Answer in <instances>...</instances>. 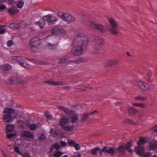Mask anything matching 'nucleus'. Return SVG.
Masks as SVG:
<instances>
[{"label": "nucleus", "mask_w": 157, "mask_h": 157, "mask_svg": "<svg viewBox=\"0 0 157 157\" xmlns=\"http://www.w3.org/2000/svg\"><path fill=\"white\" fill-rule=\"evenodd\" d=\"M118 63L117 60H110L106 62V67L116 65Z\"/></svg>", "instance_id": "obj_20"}, {"label": "nucleus", "mask_w": 157, "mask_h": 157, "mask_svg": "<svg viewBox=\"0 0 157 157\" xmlns=\"http://www.w3.org/2000/svg\"><path fill=\"white\" fill-rule=\"evenodd\" d=\"M22 157H31L29 154L28 153H25L21 155Z\"/></svg>", "instance_id": "obj_52"}, {"label": "nucleus", "mask_w": 157, "mask_h": 157, "mask_svg": "<svg viewBox=\"0 0 157 157\" xmlns=\"http://www.w3.org/2000/svg\"><path fill=\"white\" fill-rule=\"evenodd\" d=\"M64 153L60 151H56L52 155H49V157H60L63 155Z\"/></svg>", "instance_id": "obj_21"}, {"label": "nucleus", "mask_w": 157, "mask_h": 157, "mask_svg": "<svg viewBox=\"0 0 157 157\" xmlns=\"http://www.w3.org/2000/svg\"><path fill=\"white\" fill-rule=\"evenodd\" d=\"M44 82L49 84L50 85L54 86H61L63 85L64 83L61 81L54 82L53 81L50 80H47Z\"/></svg>", "instance_id": "obj_14"}, {"label": "nucleus", "mask_w": 157, "mask_h": 157, "mask_svg": "<svg viewBox=\"0 0 157 157\" xmlns=\"http://www.w3.org/2000/svg\"><path fill=\"white\" fill-rule=\"evenodd\" d=\"M77 61H78V60H77V59H75V60L74 61H69V62H68L69 63V64H71V63H74L75 62H76ZM78 61H81V59H79V60H78Z\"/></svg>", "instance_id": "obj_55"}, {"label": "nucleus", "mask_w": 157, "mask_h": 157, "mask_svg": "<svg viewBox=\"0 0 157 157\" xmlns=\"http://www.w3.org/2000/svg\"><path fill=\"white\" fill-rule=\"evenodd\" d=\"M9 27L11 29H20V26L17 23H12L10 25Z\"/></svg>", "instance_id": "obj_23"}, {"label": "nucleus", "mask_w": 157, "mask_h": 157, "mask_svg": "<svg viewBox=\"0 0 157 157\" xmlns=\"http://www.w3.org/2000/svg\"><path fill=\"white\" fill-rule=\"evenodd\" d=\"M46 136L44 134H42L41 135L40 137H39V139L40 140H44L46 138Z\"/></svg>", "instance_id": "obj_49"}, {"label": "nucleus", "mask_w": 157, "mask_h": 157, "mask_svg": "<svg viewBox=\"0 0 157 157\" xmlns=\"http://www.w3.org/2000/svg\"><path fill=\"white\" fill-rule=\"evenodd\" d=\"M24 4V2L20 1L18 2L17 6L18 8H21L23 7Z\"/></svg>", "instance_id": "obj_45"}, {"label": "nucleus", "mask_w": 157, "mask_h": 157, "mask_svg": "<svg viewBox=\"0 0 157 157\" xmlns=\"http://www.w3.org/2000/svg\"><path fill=\"white\" fill-rule=\"evenodd\" d=\"M76 108L77 109H79L81 108L82 106L80 105H77L75 106Z\"/></svg>", "instance_id": "obj_59"}, {"label": "nucleus", "mask_w": 157, "mask_h": 157, "mask_svg": "<svg viewBox=\"0 0 157 157\" xmlns=\"http://www.w3.org/2000/svg\"><path fill=\"white\" fill-rule=\"evenodd\" d=\"M30 47L32 51L33 52H35L38 50V46H30Z\"/></svg>", "instance_id": "obj_42"}, {"label": "nucleus", "mask_w": 157, "mask_h": 157, "mask_svg": "<svg viewBox=\"0 0 157 157\" xmlns=\"http://www.w3.org/2000/svg\"><path fill=\"white\" fill-rule=\"evenodd\" d=\"M147 99V98L145 97L137 96L135 98V99L136 101H145Z\"/></svg>", "instance_id": "obj_33"}, {"label": "nucleus", "mask_w": 157, "mask_h": 157, "mask_svg": "<svg viewBox=\"0 0 157 157\" xmlns=\"http://www.w3.org/2000/svg\"><path fill=\"white\" fill-rule=\"evenodd\" d=\"M12 66L9 64H7L4 66H1L0 67V69H3L4 71H8L11 70Z\"/></svg>", "instance_id": "obj_25"}, {"label": "nucleus", "mask_w": 157, "mask_h": 157, "mask_svg": "<svg viewBox=\"0 0 157 157\" xmlns=\"http://www.w3.org/2000/svg\"><path fill=\"white\" fill-rule=\"evenodd\" d=\"M38 63L39 64L41 65L45 64V62H44L40 60H39L38 61Z\"/></svg>", "instance_id": "obj_54"}, {"label": "nucleus", "mask_w": 157, "mask_h": 157, "mask_svg": "<svg viewBox=\"0 0 157 157\" xmlns=\"http://www.w3.org/2000/svg\"><path fill=\"white\" fill-rule=\"evenodd\" d=\"M143 157H151V154L150 152H147L144 153Z\"/></svg>", "instance_id": "obj_41"}, {"label": "nucleus", "mask_w": 157, "mask_h": 157, "mask_svg": "<svg viewBox=\"0 0 157 157\" xmlns=\"http://www.w3.org/2000/svg\"><path fill=\"white\" fill-rule=\"evenodd\" d=\"M150 150H154L157 148V143L156 142H150L149 144Z\"/></svg>", "instance_id": "obj_22"}, {"label": "nucleus", "mask_w": 157, "mask_h": 157, "mask_svg": "<svg viewBox=\"0 0 157 157\" xmlns=\"http://www.w3.org/2000/svg\"><path fill=\"white\" fill-rule=\"evenodd\" d=\"M136 153L140 156H142L144 153V148L143 146H137L135 148Z\"/></svg>", "instance_id": "obj_13"}, {"label": "nucleus", "mask_w": 157, "mask_h": 157, "mask_svg": "<svg viewBox=\"0 0 157 157\" xmlns=\"http://www.w3.org/2000/svg\"><path fill=\"white\" fill-rule=\"evenodd\" d=\"M13 126L11 125H8L6 126V131L7 132H12L13 130Z\"/></svg>", "instance_id": "obj_30"}, {"label": "nucleus", "mask_w": 157, "mask_h": 157, "mask_svg": "<svg viewBox=\"0 0 157 157\" xmlns=\"http://www.w3.org/2000/svg\"><path fill=\"white\" fill-rule=\"evenodd\" d=\"M61 146L62 147H64L67 146V144L66 142L63 141H61L60 142Z\"/></svg>", "instance_id": "obj_51"}, {"label": "nucleus", "mask_w": 157, "mask_h": 157, "mask_svg": "<svg viewBox=\"0 0 157 157\" xmlns=\"http://www.w3.org/2000/svg\"><path fill=\"white\" fill-rule=\"evenodd\" d=\"M114 151L113 148H109L107 151H106V152L108 153L109 154H111L112 155H114Z\"/></svg>", "instance_id": "obj_36"}, {"label": "nucleus", "mask_w": 157, "mask_h": 157, "mask_svg": "<svg viewBox=\"0 0 157 157\" xmlns=\"http://www.w3.org/2000/svg\"><path fill=\"white\" fill-rule=\"evenodd\" d=\"M11 59L12 60H16L21 66L25 68H30L31 67V65L25 61L24 57L13 56L11 57Z\"/></svg>", "instance_id": "obj_6"}, {"label": "nucleus", "mask_w": 157, "mask_h": 157, "mask_svg": "<svg viewBox=\"0 0 157 157\" xmlns=\"http://www.w3.org/2000/svg\"><path fill=\"white\" fill-rule=\"evenodd\" d=\"M68 123V119L66 118H62L60 121V123L61 126L62 127L66 125Z\"/></svg>", "instance_id": "obj_24"}, {"label": "nucleus", "mask_w": 157, "mask_h": 157, "mask_svg": "<svg viewBox=\"0 0 157 157\" xmlns=\"http://www.w3.org/2000/svg\"><path fill=\"white\" fill-rule=\"evenodd\" d=\"M9 80L11 84H13L18 83L22 84L25 83V81L20 78L16 77H11L9 78Z\"/></svg>", "instance_id": "obj_11"}, {"label": "nucleus", "mask_w": 157, "mask_h": 157, "mask_svg": "<svg viewBox=\"0 0 157 157\" xmlns=\"http://www.w3.org/2000/svg\"><path fill=\"white\" fill-rule=\"evenodd\" d=\"M64 31H65L63 29H61L60 30V32L61 33H63Z\"/></svg>", "instance_id": "obj_63"}, {"label": "nucleus", "mask_w": 157, "mask_h": 157, "mask_svg": "<svg viewBox=\"0 0 157 157\" xmlns=\"http://www.w3.org/2000/svg\"><path fill=\"white\" fill-rule=\"evenodd\" d=\"M143 76L145 79L150 82L152 81L150 71L145 70L143 73Z\"/></svg>", "instance_id": "obj_15"}, {"label": "nucleus", "mask_w": 157, "mask_h": 157, "mask_svg": "<svg viewBox=\"0 0 157 157\" xmlns=\"http://www.w3.org/2000/svg\"><path fill=\"white\" fill-rule=\"evenodd\" d=\"M104 39L100 36H97L95 38L94 46V52L95 53H102L104 52L103 48L104 44Z\"/></svg>", "instance_id": "obj_2"}, {"label": "nucleus", "mask_w": 157, "mask_h": 157, "mask_svg": "<svg viewBox=\"0 0 157 157\" xmlns=\"http://www.w3.org/2000/svg\"><path fill=\"white\" fill-rule=\"evenodd\" d=\"M6 6L4 5H0V10L5 9L6 8Z\"/></svg>", "instance_id": "obj_53"}, {"label": "nucleus", "mask_w": 157, "mask_h": 157, "mask_svg": "<svg viewBox=\"0 0 157 157\" xmlns=\"http://www.w3.org/2000/svg\"><path fill=\"white\" fill-rule=\"evenodd\" d=\"M59 16L55 14L49 15L45 16V18L46 22L50 24H54L55 22L57 21L59 19Z\"/></svg>", "instance_id": "obj_8"}, {"label": "nucleus", "mask_w": 157, "mask_h": 157, "mask_svg": "<svg viewBox=\"0 0 157 157\" xmlns=\"http://www.w3.org/2000/svg\"><path fill=\"white\" fill-rule=\"evenodd\" d=\"M99 150V147H97L91 150V154L93 155H95L97 154V152Z\"/></svg>", "instance_id": "obj_29"}, {"label": "nucleus", "mask_w": 157, "mask_h": 157, "mask_svg": "<svg viewBox=\"0 0 157 157\" xmlns=\"http://www.w3.org/2000/svg\"><path fill=\"white\" fill-rule=\"evenodd\" d=\"M130 121H131L130 120L127 119L125 121V123H130Z\"/></svg>", "instance_id": "obj_61"}, {"label": "nucleus", "mask_w": 157, "mask_h": 157, "mask_svg": "<svg viewBox=\"0 0 157 157\" xmlns=\"http://www.w3.org/2000/svg\"><path fill=\"white\" fill-rule=\"evenodd\" d=\"M40 44V41L37 36L33 37L30 41V46H38Z\"/></svg>", "instance_id": "obj_12"}, {"label": "nucleus", "mask_w": 157, "mask_h": 157, "mask_svg": "<svg viewBox=\"0 0 157 157\" xmlns=\"http://www.w3.org/2000/svg\"><path fill=\"white\" fill-rule=\"evenodd\" d=\"M83 23L89 26V27L94 30H97L102 33H105L106 29L102 25L98 24H95L91 21H86V22L82 21Z\"/></svg>", "instance_id": "obj_3"}, {"label": "nucleus", "mask_w": 157, "mask_h": 157, "mask_svg": "<svg viewBox=\"0 0 157 157\" xmlns=\"http://www.w3.org/2000/svg\"><path fill=\"white\" fill-rule=\"evenodd\" d=\"M136 84L143 90L146 91L150 89L149 85L142 81H137L136 82Z\"/></svg>", "instance_id": "obj_10"}, {"label": "nucleus", "mask_w": 157, "mask_h": 157, "mask_svg": "<svg viewBox=\"0 0 157 157\" xmlns=\"http://www.w3.org/2000/svg\"><path fill=\"white\" fill-rule=\"evenodd\" d=\"M8 12L9 14L11 15L17 13L19 11L16 6H12L10 8H7Z\"/></svg>", "instance_id": "obj_16"}, {"label": "nucleus", "mask_w": 157, "mask_h": 157, "mask_svg": "<svg viewBox=\"0 0 157 157\" xmlns=\"http://www.w3.org/2000/svg\"><path fill=\"white\" fill-rule=\"evenodd\" d=\"M64 89L65 90H69L70 88L69 86H65L64 87Z\"/></svg>", "instance_id": "obj_60"}, {"label": "nucleus", "mask_w": 157, "mask_h": 157, "mask_svg": "<svg viewBox=\"0 0 157 157\" xmlns=\"http://www.w3.org/2000/svg\"><path fill=\"white\" fill-rule=\"evenodd\" d=\"M153 129L154 131L157 133V124L155 125V127Z\"/></svg>", "instance_id": "obj_58"}, {"label": "nucleus", "mask_w": 157, "mask_h": 157, "mask_svg": "<svg viewBox=\"0 0 157 157\" xmlns=\"http://www.w3.org/2000/svg\"><path fill=\"white\" fill-rule=\"evenodd\" d=\"M54 148V147H53V146L52 144V145L51 147L49 148L50 149V153H52L53 152V149Z\"/></svg>", "instance_id": "obj_56"}, {"label": "nucleus", "mask_w": 157, "mask_h": 157, "mask_svg": "<svg viewBox=\"0 0 157 157\" xmlns=\"http://www.w3.org/2000/svg\"><path fill=\"white\" fill-rule=\"evenodd\" d=\"M58 43H56V44H51V43H48V45L49 48L50 49L53 50L55 49L56 48V45L58 44Z\"/></svg>", "instance_id": "obj_31"}, {"label": "nucleus", "mask_w": 157, "mask_h": 157, "mask_svg": "<svg viewBox=\"0 0 157 157\" xmlns=\"http://www.w3.org/2000/svg\"><path fill=\"white\" fill-rule=\"evenodd\" d=\"M13 44V42L12 40L8 41L7 43V46L9 47L11 46Z\"/></svg>", "instance_id": "obj_47"}, {"label": "nucleus", "mask_w": 157, "mask_h": 157, "mask_svg": "<svg viewBox=\"0 0 157 157\" xmlns=\"http://www.w3.org/2000/svg\"><path fill=\"white\" fill-rule=\"evenodd\" d=\"M57 14L60 18L67 22L72 23L75 21L74 17L68 13H63L61 11H59Z\"/></svg>", "instance_id": "obj_5"}, {"label": "nucleus", "mask_w": 157, "mask_h": 157, "mask_svg": "<svg viewBox=\"0 0 157 157\" xmlns=\"http://www.w3.org/2000/svg\"><path fill=\"white\" fill-rule=\"evenodd\" d=\"M146 142L145 138L143 137H140L139 140L137 141V144L139 145H143Z\"/></svg>", "instance_id": "obj_26"}, {"label": "nucleus", "mask_w": 157, "mask_h": 157, "mask_svg": "<svg viewBox=\"0 0 157 157\" xmlns=\"http://www.w3.org/2000/svg\"><path fill=\"white\" fill-rule=\"evenodd\" d=\"M45 116L49 120H50L52 118V116L50 115L48 112H46L45 113Z\"/></svg>", "instance_id": "obj_46"}, {"label": "nucleus", "mask_w": 157, "mask_h": 157, "mask_svg": "<svg viewBox=\"0 0 157 157\" xmlns=\"http://www.w3.org/2000/svg\"><path fill=\"white\" fill-rule=\"evenodd\" d=\"M68 144L71 146L74 147L75 150H78L80 149L81 147L79 144L76 143L73 140H71L68 142Z\"/></svg>", "instance_id": "obj_17"}, {"label": "nucleus", "mask_w": 157, "mask_h": 157, "mask_svg": "<svg viewBox=\"0 0 157 157\" xmlns=\"http://www.w3.org/2000/svg\"><path fill=\"white\" fill-rule=\"evenodd\" d=\"M99 151V152L101 153H102L103 152H105V151H104L103 149H99V150L98 151Z\"/></svg>", "instance_id": "obj_62"}, {"label": "nucleus", "mask_w": 157, "mask_h": 157, "mask_svg": "<svg viewBox=\"0 0 157 157\" xmlns=\"http://www.w3.org/2000/svg\"><path fill=\"white\" fill-rule=\"evenodd\" d=\"M45 21H46V20L44 16L43 19H41L39 21L35 22V24L36 25H38L42 29L45 25Z\"/></svg>", "instance_id": "obj_18"}, {"label": "nucleus", "mask_w": 157, "mask_h": 157, "mask_svg": "<svg viewBox=\"0 0 157 157\" xmlns=\"http://www.w3.org/2000/svg\"><path fill=\"white\" fill-rule=\"evenodd\" d=\"M89 116L88 114H86L82 117V121H85L88 118Z\"/></svg>", "instance_id": "obj_48"}, {"label": "nucleus", "mask_w": 157, "mask_h": 157, "mask_svg": "<svg viewBox=\"0 0 157 157\" xmlns=\"http://www.w3.org/2000/svg\"><path fill=\"white\" fill-rule=\"evenodd\" d=\"M14 150L15 152L17 153V154H19L20 155H22V153L20 152L19 150V148L17 146H16L14 147Z\"/></svg>", "instance_id": "obj_39"}, {"label": "nucleus", "mask_w": 157, "mask_h": 157, "mask_svg": "<svg viewBox=\"0 0 157 157\" xmlns=\"http://www.w3.org/2000/svg\"><path fill=\"white\" fill-rule=\"evenodd\" d=\"M58 30L59 29L57 27H55L52 29L51 32L52 33H55L58 32Z\"/></svg>", "instance_id": "obj_50"}, {"label": "nucleus", "mask_w": 157, "mask_h": 157, "mask_svg": "<svg viewBox=\"0 0 157 157\" xmlns=\"http://www.w3.org/2000/svg\"><path fill=\"white\" fill-rule=\"evenodd\" d=\"M53 147H54L56 150H59L60 148V146L56 142L54 144H52Z\"/></svg>", "instance_id": "obj_38"}, {"label": "nucleus", "mask_w": 157, "mask_h": 157, "mask_svg": "<svg viewBox=\"0 0 157 157\" xmlns=\"http://www.w3.org/2000/svg\"><path fill=\"white\" fill-rule=\"evenodd\" d=\"M128 111L130 115L135 114L137 113V111L136 109L131 107L128 108Z\"/></svg>", "instance_id": "obj_27"}, {"label": "nucleus", "mask_w": 157, "mask_h": 157, "mask_svg": "<svg viewBox=\"0 0 157 157\" xmlns=\"http://www.w3.org/2000/svg\"><path fill=\"white\" fill-rule=\"evenodd\" d=\"M3 28V25H0V34H3L5 33L6 30Z\"/></svg>", "instance_id": "obj_40"}, {"label": "nucleus", "mask_w": 157, "mask_h": 157, "mask_svg": "<svg viewBox=\"0 0 157 157\" xmlns=\"http://www.w3.org/2000/svg\"><path fill=\"white\" fill-rule=\"evenodd\" d=\"M29 128L31 130H34L36 128V125L35 124H31L29 125Z\"/></svg>", "instance_id": "obj_37"}, {"label": "nucleus", "mask_w": 157, "mask_h": 157, "mask_svg": "<svg viewBox=\"0 0 157 157\" xmlns=\"http://www.w3.org/2000/svg\"><path fill=\"white\" fill-rule=\"evenodd\" d=\"M15 112L14 110L11 108H6L3 113L5 114L3 116V119L4 122L9 123L12 120L11 114Z\"/></svg>", "instance_id": "obj_4"}, {"label": "nucleus", "mask_w": 157, "mask_h": 157, "mask_svg": "<svg viewBox=\"0 0 157 157\" xmlns=\"http://www.w3.org/2000/svg\"><path fill=\"white\" fill-rule=\"evenodd\" d=\"M88 38L84 33H79L75 37L73 40L72 48V54L76 56H78L82 52V46H86L88 43Z\"/></svg>", "instance_id": "obj_1"}, {"label": "nucleus", "mask_w": 157, "mask_h": 157, "mask_svg": "<svg viewBox=\"0 0 157 157\" xmlns=\"http://www.w3.org/2000/svg\"><path fill=\"white\" fill-rule=\"evenodd\" d=\"M15 136L16 134H15L13 133L8 134L6 135L7 137L9 139H11L13 137Z\"/></svg>", "instance_id": "obj_44"}, {"label": "nucleus", "mask_w": 157, "mask_h": 157, "mask_svg": "<svg viewBox=\"0 0 157 157\" xmlns=\"http://www.w3.org/2000/svg\"><path fill=\"white\" fill-rule=\"evenodd\" d=\"M62 127L64 129L67 131H70L72 129V128L69 125H66Z\"/></svg>", "instance_id": "obj_35"}, {"label": "nucleus", "mask_w": 157, "mask_h": 157, "mask_svg": "<svg viewBox=\"0 0 157 157\" xmlns=\"http://www.w3.org/2000/svg\"><path fill=\"white\" fill-rule=\"evenodd\" d=\"M68 56L63 57L62 59H61L59 60V61L58 62L59 63H64L66 62L67 60L68 59Z\"/></svg>", "instance_id": "obj_34"}, {"label": "nucleus", "mask_w": 157, "mask_h": 157, "mask_svg": "<svg viewBox=\"0 0 157 157\" xmlns=\"http://www.w3.org/2000/svg\"><path fill=\"white\" fill-rule=\"evenodd\" d=\"M131 147V143L128 142L126 144L120 146L118 148V151L119 153L124 154H125V150L128 149Z\"/></svg>", "instance_id": "obj_9"}, {"label": "nucleus", "mask_w": 157, "mask_h": 157, "mask_svg": "<svg viewBox=\"0 0 157 157\" xmlns=\"http://www.w3.org/2000/svg\"><path fill=\"white\" fill-rule=\"evenodd\" d=\"M109 21L110 25V30L111 33L115 35L118 34L116 29L117 28V25L115 21L112 18H109L108 20Z\"/></svg>", "instance_id": "obj_7"}, {"label": "nucleus", "mask_w": 157, "mask_h": 157, "mask_svg": "<svg viewBox=\"0 0 157 157\" xmlns=\"http://www.w3.org/2000/svg\"><path fill=\"white\" fill-rule=\"evenodd\" d=\"M78 118L76 116H73L71 117L72 122L73 123H74L77 121Z\"/></svg>", "instance_id": "obj_43"}, {"label": "nucleus", "mask_w": 157, "mask_h": 157, "mask_svg": "<svg viewBox=\"0 0 157 157\" xmlns=\"http://www.w3.org/2000/svg\"><path fill=\"white\" fill-rule=\"evenodd\" d=\"M128 150V152L132 153V149H131L129 148Z\"/></svg>", "instance_id": "obj_64"}, {"label": "nucleus", "mask_w": 157, "mask_h": 157, "mask_svg": "<svg viewBox=\"0 0 157 157\" xmlns=\"http://www.w3.org/2000/svg\"><path fill=\"white\" fill-rule=\"evenodd\" d=\"M59 109L63 110L64 112L67 114L70 115L71 114V111L68 109L65 108L62 106H59Z\"/></svg>", "instance_id": "obj_28"}, {"label": "nucleus", "mask_w": 157, "mask_h": 157, "mask_svg": "<svg viewBox=\"0 0 157 157\" xmlns=\"http://www.w3.org/2000/svg\"><path fill=\"white\" fill-rule=\"evenodd\" d=\"M107 147H106V146H104L103 148V149L104 151H105V153H107L106 152V151H107Z\"/></svg>", "instance_id": "obj_57"}, {"label": "nucleus", "mask_w": 157, "mask_h": 157, "mask_svg": "<svg viewBox=\"0 0 157 157\" xmlns=\"http://www.w3.org/2000/svg\"><path fill=\"white\" fill-rule=\"evenodd\" d=\"M23 136L28 138L33 139L34 138V135L31 133L30 132L27 131H24L22 133Z\"/></svg>", "instance_id": "obj_19"}, {"label": "nucleus", "mask_w": 157, "mask_h": 157, "mask_svg": "<svg viewBox=\"0 0 157 157\" xmlns=\"http://www.w3.org/2000/svg\"><path fill=\"white\" fill-rule=\"evenodd\" d=\"M133 105L134 106L141 108H143L145 107V105H144L142 103H133Z\"/></svg>", "instance_id": "obj_32"}]
</instances>
